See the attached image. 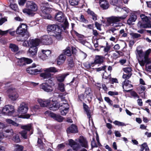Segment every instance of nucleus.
<instances>
[{
  "label": "nucleus",
  "mask_w": 151,
  "mask_h": 151,
  "mask_svg": "<svg viewBox=\"0 0 151 151\" xmlns=\"http://www.w3.org/2000/svg\"><path fill=\"white\" fill-rule=\"evenodd\" d=\"M129 12V9L126 7L122 8V13L124 14V15L121 17L111 16L108 18L107 21L110 24L114 27H119L121 26V24L119 22L121 20L125 19L127 16L128 13Z\"/></svg>",
  "instance_id": "nucleus-1"
},
{
  "label": "nucleus",
  "mask_w": 151,
  "mask_h": 151,
  "mask_svg": "<svg viewBox=\"0 0 151 151\" xmlns=\"http://www.w3.org/2000/svg\"><path fill=\"white\" fill-rule=\"evenodd\" d=\"M78 142L79 144L74 142L72 139L69 140V145L73 148L76 151L78 150L81 147H84L86 148L88 147V142L86 139L83 136H80L78 139Z\"/></svg>",
  "instance_id": "nucleus-2"
},
{
  "label": "nucleus",
  "mask_w": 151,
  "mask_h": 151,
  "mask_svg": "<svg viewBox=\"0 0 151 151\" xmlns=\"http://www.w3.org/2000/svg\"><path fill=\"white\" fill-rule=\"evenodd\" d=\"M137 54L139 56L138 61L141 66H144L145 62H148L151 60L149 58V55L151 52V49H149L143 53L142 50H137Z\"/></svg>",
  "instance_id": "nucleus-3"
},
{
  "label": "nucleus",
  "mask_w": 151,
  "mask_h": 151,
  "mask_svg": "<svg viewBox=\"0 0 151 151\" xmlns=\"http://www.w3.org/2000/svg\"><path fill=\"white\" fill-rule=\"evenodd\" d=\"M47 31L49 33L55 37L58 40L61 39V30L59 27L55 24L48 25L47 28Z\"/></svg>",
  "instance_id": "nucleus-4"
},
{
  "label": "nucleus",
  "mask_w": 151,
  "mask_h": 151,
  "mask_svg": "<svg viewBox=\"0 0 151 151\" xmlns=\"http://www.w3.org/2000/svg\"><path fill=\"white\" fill-rule=\"evenodd\" d=\"M37 9V6L34 2L28 1L27 3V8L23 9V12L30 16H33L35 14L34 12Z\"/></svg>",
  "instance_id": "nucleus-5"
},
{
  "label": "nucleus",
  "mask_w": 151,
  "mask_h": 151,
  "mask_svg": "<svg viewBox=\"0 0 151 151\" xmlns=\"http://www.w3.org/2000/svg\"><path fill=\"white\" fill-rule=\"evenodd\" d=\"M142 21H139L137 24L138 27L140 28H151V22L149 21L147 17L144 14L140 15Z\"/></svg>",
  "instance_id": "nucleus-6"
},
{
  "label": "nucleus",
  "mask_w": 151,
  "mask_h": 151,
  "mask_svg": "<svg viewBox=\"0 0 151 151\" xmlns=\"http://www.w3.org/2000/svg\"><path fill=\"white\" fill-rule=\"evenodd\" d=\"M55 19L56 20L60 22H62L64 21L63 25L62 26L64 30L68 28V22L62 12H58L55 16Z\"/></svg>",
  "instance_id": "nucleus-7"
},
{
  "label": "nucleus",
  "mask_w": 151,
  "mask_h": 151,
  "mask_svg": "<svg viewBox=\"0 0 151 151\" xmlns=\"http://www.w3.org/2000/svg\"><path fill=\"white\" fill-rule=\"evenodd\" d=\"M15 111L14 106L10 105L5 106L2 109L1 114L4 115L11 116Z\"/></svg>",
  "instance_id": "nucleus-8"
},
{
  "label": "nucleus",
  "mask_w": 151,
  "mask_h": 151,
  "mask_svg": "<svg viewBox=\"0 0 151 151\" xmlns=\"http://www.w3.org/2000/svg\"><path fill=\"white\" fill-rule=\"evenodd\" d=\"M36 41L37 42L36 43H35L29 47V50L27 51V54L32 57H33L36 55L37 52V47L40 44V40L39 39H37Z\"/></svg>",
  "instance_id": "nucleus-9"
},
{
  "label": "nucleus",
  "mask_w": 151,
  "mask_h": 151,
  "mask_svg": "<svg viewBox=\"0 0 151 151\" xmlns=\"http://www.w3.org/2000/svg\"><path fill=\"white\" fill-rule=\"evenodd\" d=\"M41 16L45 19H50L51 18V16L49 13L52 11L51 8L48 7L43 6L42 7Z\"/></svg>",
  "instance_id": "nucleus-10"
},
{
  "label": "nucleus",
  "mask_w": 151,
  "mask_h": 151,
  "mask_svg": "<svg viewBox=\"0 0 151 151\" xmlns=\"http://www.w3.org/2000/svg\"><path fill=\"white\" fill-rule=\"evenodd\" d=\"M29 109L28 104L25 102L21 103L17 109V111L20 114H25L26 113Z\"/></svg>",
  "instance_id": "nucleus-11"
},
{
  "label": "nucleus",
  "mask_w": 151,
  "mask_h": 151,
  "mask_svg": "<svg viewBox=\"0 0 151 151\" xmlns=\"http://www.w3.org/2000/svg\"><path fill=\"white\" fill-rule=\"evenodd\" d=\"M21 127V128L24 129V130L20 132L19 133L23 138L24 139H27V132L32 129V124H30L22 126Z\"/></svg>",
  "instance_id": "nucleus-12"
},
{
  "label": "nucleus",
  "mask_w": 151,
  "mask_h": 151,
  "mask_svg": "<svg viewBox=\"0 0 151 151\" xmlns=\"http://www.w3.org/2000/svg\"><path fill=\"white\" fill-rule=\"evenodd\" d=\"M40 40V43L44 45H50L53 42L52 40L50 35H44L41 37Z\"/></svg>",
  "instance_id": "nucleus-13"
},
{
  "label": "nucleus",
  "mask_w": 151,
  "mask_h": 151,
  "mask_svg": "<svg viewBox=\"0 0 151 151\" xmlns=\"http://www.w3.org/2000/svg\"><path fill=\"white\" fill-rule=\"evenodd\" d=\"M33 60L30 59L22 57L18 59L17 61V64L18 65L22 66L26 65L27 64H29L32 63Z\"/></svg>",
  "instance_id": "nucleus-14"
},
{
  "label": "nucleus",
  "mask_w": 151,
  "mask_h": 151,
  "mask_svg": "<svg viewBox=\"0 0 151 151\" xmlns=\"http://www.w3.org/2000/svg\"><path fill=\"white\" fill-rule=\"evenodd\" d=\"M27 26L24 24H21L17 28L16 32L17 34L20 35L22 36L27 34Z\"/></svg>",
  "instance_id": "nucleus-15"
},
{
  "label": "nucleus",
  "mask_w": 151,
  "mask_h": 151,
  "mask_svg": "<svg viewBox=\"0 0 151 151\" xmlns=\"http://www.w3.org/2000/svg\"><path fill=\"white\" fill-rule=\"evenodd\" d=\"M8 92L9 93V97L11 100L15 101L18 97V94L14 89L10 88L8 91Z\"/></svg>",
  "instance_id": "nucleus-16"
},
{
  "label": "nucleus",
  "mask_w": 151,
  "mask_h": 151,
  "mask_svg": "<svg viewBox=\"0 0 151 151\" xmlns=\"http://www.w3.org/2000/svg\"><path fill=\"white\" fill-rule=\"evenodd\" d=\"M61 104V103L59 104L57 101H53L51 99V102L49 105V108L51 110L55 111L59 108Z\"/></svg>",
  "instance_id": "nucleus-17"
},
{
  "label": "nucleus",
  "mask_w": 151,
  "mask_h": 151,
  "mask_svg": "<svg viewBox=\"0 0 151 151\" xmlns=\"http://www.w3.org/2000/svg\"><path fill=\"white\" fill-rule=\"evenodd\" d=\"M122 85L123 91L127 92L130 91L131 90L128 89L133 87L132 85L131 84V82L128 80H125L122 82Z\"/></svg>",
  "instance_id": "nucleus-18"
},
{
  "label": "nucleus",
  "mask_w": 151,
  "mask_h": 151,
  "mask_svg": "<svg viewBox=\"0 0 151 151\" xmlns=\"http://www.w3.org/2000/svg\"><path fill=\"white\" fill-rule=\"evenodd\" d=\"M37 101L41 107H47L48 106L51 102V99H39Z\"/></svg>",
  "instance_id": "nucleus-19"
},
{
  "label": "nucleus",
  "mask_w": 151,
  "mask_h": 151,
  "mask_svg": "<svg viewBox=\"0 0 151 151\" xmlns=\"http://www.w3.org/2000/svg\"><path fill=\"white\" fill-rule=\"evenodd\" d=\"M60 112L61 114L63 115H65L68 112L69 106L68 104H62L61 103L60 107Z\"/></svg>",
  "instance_id": "nucleus-20"
},
{
  "label": "nucleus",
  "mask_w": 151,
  "mask_h": 151,
  "mask_svg": "<svg viewBox=\"0 0 151 151\" xmlns=\"http://www.w3.org/2000/svg\"><path fill=\"white\" fill-rule=\"evenodd\" d=\"M45 68H39V73L44 72V73H41L40 74V76L43 79H47L50 78L51 77V74L49 72L45 71L44 70Z\"/></svg>",
  "instance_id": "nucleus-21"
},
{
  "label": "nucleus",
  "mask_w": 151,
  "mask_h": 151,
  "mask_svg": "<svg viewBox=\"0 0 151 151\" xmlns=\"http://www.w3.org/2000/svg\"><path fill=\"white\" fill-rule=\"evenodd\" d=\"M40 88L44 91L48 92H51L53 90L52 87L47 83H44L41 84Z\"/></svg>",
  "instance_id": "nucleus-22"
},
{
  "label": "nucleus",
  "mask_w": 151,
  "mask_h": 151,
  "mask_svg": "<svg viewBox=\"0 0 151 151\" xmlns=\"http://www.w3.org/2000/svg\"><path fill=\"white\" fill-rule=\"evenodd\" d=\"M66 60V56L62 54H60L57 60V64L60 65L63 64Z\"/></svg>",
  "instance_id": "nucleus-23"
},
{
  "label": "nucleus",
  "mask_w": 151,
  "mask_h": 151,
  "mask_svg": "<svg viewBox=\"0 0 151 151\" xmlns=\"http://www.w3.org/2000/svg\"><path fill=\"white\" fill-rule=\"evenodd\" d=\"M5 133H4V136L10 139L14 135V131L12 129H4V130Z\"/></svg>",
  "instance_id": "nucleus-24"
},
{
  "label": "nucleus",
  "mask_w": 151,
  "mask_h": 151,
  "mask_svg": "<svg viewBox=\"0 0 151 151\" xmlns=\"http://www.w3.org/2000/svg\"><path fill=\"white\" fill-rule=\"evenodd\" d=\"M37 39L29 40V41H25L23 43L22 45L24 47H30L35 43H36Z\"/></svg>",
  "instance_id": "nucleus-25"
},
{
  "label": "nucleus",
  "mask_w": 151,
  "mask_h": 151,
  "mask_svg": "<svg viewBox=\"0 0 151 151\" xmlns=\"http://www.w3.org/2000/svg\"><path fill=\"white\" fill-rule=\"evenodd\" d=\"M101 7L103 9H106L108 8L109 4L108 2L106 0H99Z\"/></svg>",
  "instance_id": "nucleus-26"
},
{
  "label": "nucleus",
  "mask_w": 151,
  "mask_h": 151,
  "mask_svg": "<svg viewBox=\"0 0 151 151\" xmlns=\"http://www.w3.org/2000/svg\"><path fill=\"white\" fill-rule=\"evenodd\" d=\"M67 132L68 133L77 132L78 129L77 127L74 124H72L67 129Z\"/></svg>",
  "instance_id": "nucleus-27"
},
{
  "label": "nucleus",
  "mask_w": 151,
  "mask_h": 151,
  "mask_svg": "<svg viewBox=\"0 0 151 151\" xmlns=\"http://www.w3.org/2000/svg\"><path fill=\"white\" fill-rule=\"evenodd\" d=\"M85 94H86V97L87 98L88 101H91L92 95L91 88H86L85 92Z\"/></svg>",
  "instance_id": "nucleus-28"
},
{
  "label": "nucleus",
  "mask_w": 151,
  "mask_h": 151,
  "mask_svg": "<svg viewBox=\"0 0 151 151\" xmlns=\"http://www.w3.org/2000/svg\"><path fill=\"white\" fill-rule=\"evenodd\" d=\"M69 74L68 73H66L65 74L58 75L56 77L57 80L59 82H63L64 81L65 77Z\"/></svg>",
  "instance_id": "nucleus-29"
},
{
  "label": "nucleus",
  "mask_w": 151,
  "mask_h": 151,
  "mask_svg": "<svg viewBox=\"0 0 151 151\" xmlns=\"http://www.w3.org/2000/svg\"><path fill=\"white\" fill-rule=\"evenodd\" d=\"M8 33H9L10 35L12 36H14L15 34V31H12V29H9L4 31L0 30V35L1 36L5 35Z\"/></svg>",
  "instance_id": "nucleus-30"
},
{
  "label": "nucleus",
  "mask_w": 151,
  "mask_h": 151,
  "mask_svg": "<svg viewBox=\"0 0 151 151\" xmlns=\"http://www.w3.org/2000/svg\"><path fill=\"white\" fill-rule=\"evenodd\" d=\"M137 19L136 15L133 14H131L127 20V23L129 25H131L132 22H134Z\"/></svg>",
  "instance_id": "nucleus-31"
},
{
  "label": "nucleus",
  "mask_w": 151,
  "mask_h": 151,
  "mask_svg": "<svg viewBox=\"0 0 151 151\" xmlns=\"http://www.w3.org/2000/svg\"><path fill=\"white\" fill-rule=\"evenodd\" d=\"M39 68L33 69L32 68L30 67L27 69V72L31 74H37L39 73Z\"/></svg>",
  "instance_id": "nucleus-32"
},
{
  "label": "nucleus",
  "mask_w": 151,
  "mask_h": 151,
  "mask_svg": "<svg viewBox=\"0 0 151 151\" xmlns=\"http://www.w3.org/2000/svg\"><path fill=\"white\" fill-rule=\"evenodd\" d=\"M104 60V57L99 55L96 56L94 63L95 64H100L102 63Z\"/></svg>",
  "instance_id": "nucleus-33"
},
{
  "label": "nucleus",
  "mask_w": 151,
  "mask_h": 151,
  "mask_svg": "<svg viewBox=\"0 0 151 151\" xmlns=\"http://www.w3.org/2000/svg\"><path fill=\"white\" fill-rule=\"evenodd\" d=\"M83 106L84 111L86 114L87 117L90 119L91 117V111L89 110L88 106L85 104H83Z\"/></svg>",
  "instance_id": "nucleus-34"
},
{
  "label": "nucleus",
  "mask_w": 151,
  "mask_h": 151,
  "mask_svg": "<svg viewBox=\"0 0 151 151\" xmlns=\"http://www.w3.org/2000/svg\"><path fill=\"white\" fill-rule=\"evenodd\" d=\"M52 115V118L57 121L61 122L64 119L63 118L59 115L56 114H55Z\"/></svg>",
  "instance_id": "nucleus-35"
},
{
  "label": "nucleus",
  "mask_w": 151,
  "mask_h": 151,
  "mask_svg": "<svg viewBox=\"0 0 151 151\" xmlns=\"http://www.w3.org/2000/svg\"><path fill=\"white\" fill-rule=\"evenodd\" d=\"M87 13L89 15L91 16L93 20L95 21L97 20V15L95 14L93 11L89 9H88L87 10Z\"/></svg>",
  "instance_id": "nucleus-36"
},
{
  "label": "nucleus",
  "mask_w": 151,
  "mask_h": 151,
  "mask_svg": "<svg viewBox=\"0 0 151 151\" xmlns=\"http://www.w3.org/2000/svg\"><path fill=\"white\" fill-rule=\"evenodd\" d=\"M44 70L47 72H49L50 73V72L55 73L58 72L59 71V69L55 67H51L49 68H45Z\"/></svg>",
  "instance_id": "nucleus-37"
},
{
  "label": "nucleus",
  "mask_w": 151,
  "mask_h": 151,
  "mask_svg": "<svg viewBox=\"0 0 151 151\" xmlns=\"http://www.w3.org/2000/svg\"><path fill=\"white\" fill-rule=\"evenodd\" d=\"M9 47L11 50L14 52H16L19 50L18 46L13 44H10Z\"/></svg>",
  "instance_id": "nucleus-38"
},
{
  "label": "nucleus",
  "mask_w": 151,
  "mask_h": 151,
  "mask_svg": "<svg viewBox=\"0 0 151 151\" xmlns=\"http://www.w3.org/2000/svg\"><path fill=\"white\" fill-rule=\"evenodd\" d=\"M6 122L7 123L9 124H11L14 126L17 127L19 125L18 124L10 119H6Z\"/></svg>",
  "instance_id": "nucleus-39"
},
{
  "label": "nucleus",
  "mask_w": 151,
  "mask_h": 151,
  "mask_svg": "<svg viewBox=\"0 0 151 151\" xmlns=\"http://www.w3.org/2000/svg\"><path fill=\"white\" fill-rule=\"evenodd\" d=\"M12 139L13 141L16 143H19L20 142L19 136L18 134H15L13 135Z\"/></svg>",
  "instance_id": "nucleus-40"
},
{
  "label": "nucleus",
  "mask_w": 151,
  "mask_h": 151,
  "mask_svg": "<svg viewBox=\"0 0 151 151\" xmlns=\"http://www.w3.org/2000/svg\"><path fill=\"white\" fill-rule=\"evenodd\" d=\"M38 57L41 59L43 60H45L48 58V56L45 55L41 51L38 53Z\"/></svg>",
  "instance_id": "nucleus-41"
},
{
  "label": "nucleus",
  "mask_w": 151,
  "mask_h": 151,
  "mask_svg": "<svg viewBox=\"0 0 151 151\" xmlns=\"http://www.w3.org/2000/svg\"><path fill=\"white\" fill-rule=\"evenodd\" d=\"M10 3V8L13 10L15 11H17L18 9L17 7V4L15 3V1L14 2H9Z\"/></svg>",
  "instance_id": "nucleus-42"
},
{
  "label": "nucleus",
  "mask_w": 151,
  "mask_h": 151,
  "mask_svg": "<svg viewBox=\"0 0 151 151\" xmlns=\"http://www.w3.org/2000/svg\"><path fill=\"white\" fill-rule=\"evenodd\" d=\"M63 53L68 56H70L71 55L70 48L69 47L66 48L63 51Z\"/></svg>",
  "instance_id": "nucleus-43"
},
{
  "label": "nucleus",
  "mask_w": 151,
  "mask_h": 151,
  "mask_svg": "<svg viewBox=\"0 0 151 151\" xmlns=\"http://www.w3.org/2000/svg\"><path fill=\"white\" fill-rule=\"evenodd\" d=\"M109 31L110 33H112L113 35L116 36L118 32V30L114 27H112L109 29Z\"/></svg>",
  "instance_id": "nucleus-44"
},
{
  "label": "nucleus",
  "mask_w": 151,
  "mask_h": 151,
  "mask_svg": "<svg viewBox=\"0 0 151 151\" xmlns=\"http://www.w3.org/2000/svg\"><path fill=\"white\" fill-rule=\"evenodd\" d=\"M14 151H22L23 149V147L19 144H16L14 146Z\"/></svg>",
  "instance_id": "nucleus-45"
},
{
  "label": "nucleus",
  "mask_w": 151,
  "mask_h": 151,
  "mask_svg": "<svg viewBox=\"0 0 151 151\" xmlns=\"http://www.w3.org/2000/svg\"><path fill=\"white\" fill-rule=\"evenodd\" d=\"M113 123L118 126H126V124L124 122H120L116 120L113 122Z\"/></svg>",
  "instance_id": "nucleus-46"
},
{
  "label": "nucleus",
  "mask_w": 151,
  "mask_h": 151,
  "mask_svg": "<svg viewBox=\"0 0 151 151\" xmlns=\"http://www.w3.org/2000/svg\"><path fill=\"white\" fill-rule=\"evenodd\" d=\"M59 89L62 92L64 91H65L64 84L62 83H60L58 84Z\"/></svg>",
  "instance_id": "nucleus-47"
},
{
  "label": "nucleus",
  "mask_w": 151,
  "mask_h": 151,
  "mask_svg": "<svg viewBox=\"0 0 151 151\" xmlns=\"http://www.w3.org/2000/svg\"><path fill=\"white\" fill-rule=\"evenodd\" d=\"M40 108V107L38 105H35L31 107V109L32 111L36 112L39 110Z\"/></svg>",
  "instance_id": "nucleus-48"
},
{
  "label": "nucleus",
  "mask_w": 151,
  "mask_h": 151,
  "mask_svg": "<svg viewBox=\"0 0 151 151\" xmlns=\"http://www.w3.org/2000/svg\"><path fill=\"white\" fill-rule=\"evenodd\" d=\"M79 0H69L70 4L72 6H75L78 5Z\"/></svg>",
  "instance_id": "nucleus-49"
},
{
  "label": "nucleus",
  "mask_w": 151,
  "mask_h": 151,
  "mask_svg": "<svg viewBox=\"0 0 151 151\" xmlns=\"http://www.w3.org/2000/svg\"><path fill=\"white\" fill-rule=\"evenodd\" d=\"M41 51L43 53V54L47 56H48L51 54V52L49 50H42Z\"/></svg>",
  "instance_id": "nucleus-50"
},
{
  "label": "nucleus",
  "mask_w": 151,
  "mask_h": 151,
  "mask_svg": "<svg viewBox=\"0 0 151 151\" xmlns=\"http://www.w3.org/2000/svg\"><path fill=\"white\" fill-rule=\"evenodd\" d=\"M148 65L146 66V68L147 70L149 71H151V60H149L148 62H145Z\"/></svg>",
  "instance_id": "nucleus-51"
},
{
  "label": "nucleus",
  "mask_w": 151,
  "mask_h": 151,
  "mask_svg": "<svg viewBox=\"0 0 151 151\" xmlns=\"http://www.w3.org/2000/svg\"><path fill=\"white\" fill-rule=\"evenodd\" d=\"M130 35L134 38H136L139 37L141 36V35L138 33L132 32L130 34Z\"/></svg>",
  "instance_id": "nucleus-52"
},
{
  "label": "nucleus",
  "mask_w": 151,
  "mask_h": 151,
  "mask_svg": "<svg viewBox=\"0 0 151 151\" xmlns=\"http://www.w3.org/2000/svg\"><path fill=\"white\" fill-rule=\"evenodd\" d=\"M123 70L126 73H130L132 71V69L130 67H128L124 68L123 69Z\"/></svg>",
  "instance_id": "nucleus-53"
},
{
  "label": "nucleus",
  "mask_w": 151,
  "mask_h": 151,
  "mask_svg": "<svg viewBox=\"0 0 151 151\" xmlns=\"http://www.w3.org/2000/svg\"><path fill=\"white\" fill-rule=\"evenodd\" d=\"M60 98L62 101H63V103H62V104H68L67 101L65 97L63 95H60Z\"/></svg>",
  "instance_id": "nucleus-54"
},
{
  "label": "nucleus",
  "mask_w": 151,
  "mask_h": 151,
  "mask_svg": "<svg viewBox=\"0 0 151 151\" xmlns=\"http://www.w3.org/2000/svg\"><path fill=\"white\" fill-rule=\"evenodd\" d=\"M37 143L38 144L40 145V147L41 149H43V147H44V144L42 142L41 140L40 139V138H38V140L37 141Z\"/></svg>",
  "instance_id": "nucleus-55"
},
{
  "label": "nucleus",
  "mask_w": 151,
  "mask_h": 151,
  "mask_svg": "<svg viewBox=\"0 0 151 151\" xmlns=\"http://www.w3.org/2000/svg\"><path fill=\"white\" fill-rule=\"evenodd\" d=\"M91 145L92 147H97V144H96L95 138H93L91 142Z\"/></svg>",
  "instance_id": "nucleus-56"
},
{
  "label": "nucleus",
  "mask_w": 151,
  "mask_h": 151,
  "mask_svg": "<svg viewBox=\"0 0 151 151\" xmlns=\"http://www.w3.org/2000/svg\"><path fill=\"white\" fill-rule=\"evenodd\" d=\"M104 100L109 105H112L113 104L112 101L109 97H105L104 98Z\"/></svg>",
  "instance_id": "nucleus-57"
},
{
  "label": "nucleus",
  "mask_w": 151,
  "mask_h": 151,
  "mask_svg": "<svg viewBox=\"0 0 151 151\" xmlns=\"http://www.w3.org/2000/svg\"><path fill=\"white\" fill-rule=\"evenodd\" d=\"M54 114V113L52 112H51L49 111H47L46 112H45V114L46 116H49L52 118V114Z\"/></svg>",
  "instance_id": "nucleus-58"
},
{
  "label": "nucleus",
  "mask_w": 151,
  "mask_h": 151,
  "mask_svg": "<svg viewBox=\"0 0 151 151\" xmlns=\"http://www.w3.org/2000/svg\"><path fill=\"white\" fill-rule=\"evenodd\" d=\"M131 75L132 74L131 73H129L128 75L124 74L122 76V78L125 80H127V79L129 78Z\"/></svg>",
  "instance_id": "nucleus-59"
},
{
  "label": "nucleus",
  "mask_w": 151,
  "mask_h": 151,
  "mask_svg": "<svg viewBox=\"0 0 151 151\" xmlns=\"http://www.w3.org/2000/svg\"><path fill=\"white\" fill-rule=\"evenodd\" d=\"M108 94L109 95L113 96L114 95H118V93L116 91H109L108 92Z\"/></svg>",
  "instance_id": "nucleus-60"
},
{
  "label": "nucleus",
  "mask_w": 151,
  "mask_h": 151,
  "mask_svg": "<svg viewBox=\"0 0 151 151\" xmlns=\"http://www.w3.org/2000/svg\"><path fill=\"white\" fill-rule=\"evenodd\" d=\"M30 116V115L28 114H27L24 115H21L19 116V117L22 118H29Z\"/></svg>",
  "instance_id": "nucleus-61"
},
{
  "label": "nucleus",
  "mask_w": 151,
  "mask_h": 151,
  "mask_svg": "<svg viewBox=\"0 0 151 151\" xmlns=\"http://www.w3.org/2000/svg\"><path fill=\"white\" fill-rule=\"evenodd\" d=\"M95 25L96 27V28L98 29L100 31L101 30V25L99 23H98L97 22H95Z\"/></svg>",
  "instance_id": "nucleus-62"
},
{
  "label": "nucleus",
  "mask_w": 151,
  "mask_h": 151,
  "mask_svg": "<svg viewBox=\"0 0 151 151\" xmlns=\"http://www.w3.org/2000/svg\"><path fill=\"white\" fill-rule=\"evenodd\" d=\"M7 21V19L5 18H1L0 19V25L3 24V23Z\"/></svg>",
  "instance_id": "nucleus-63"
},
{
  "label": "nucleus",
  "mask_w": 151,
  "mask_h": 151,
  "mask_svg": "<svg viewBox=\"0 0 151 151\" xmlns=\"http://www.w3.org/2000/svg\"><path fill=\"white\" fill-rule=\"evenodd\" d=\"M26 0H19L18 3L21 6L24 5Z\"/></svg>",
  "instance_id": "nucleus-64"
}]
</instances>
